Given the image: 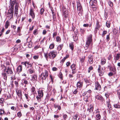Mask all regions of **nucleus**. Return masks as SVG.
<instances>
[{"label":"nucleus","mask_w":120,"mask_h":120,"mask_svg":"<svg viewBox=\"0 0 120 120\" xmlns=\"http://www.w3.org/2000/svg\"><path fill=\"white\" fill-rule=\"evenodd\" d=\"M2 73V75L3 79L6 80L7 79V75H11L13 74V72L11 68L10 67H5Z\"/></svg>","instance_id":"obj_1"},{"label":"nucleus","mask_w":120,"mask_h":120,"mask_svg":"<svg viewBox=\"0 0 120 120\" xmlns=\"http://www.w3.org/2000/svg\"><path fill=\"white\" fill-rule=\"evenodd\" d=\"M57 54V52L55 51H51L49 53H44L45 56L47 59L48 57L51 59H53L56 56Z\"/></svg>","instance_id":"obj_2"},{"label":"nucleus","mask_w":120,"mask_h":120,"mask_svg":"<svg viewBox=\"0 0 120 120\" xmlns=\"http://www.w3.org/2000/svg\"><path fill=\"white\" fill-rule=\"evenodd\" d=\"M92 36V35L90 34L88 36L87 38L86 45L87 48H88L90 45H92L93 44Z\"/></svg>","instance_id":"obj_3"},{"label":"nucleus","mask_w":120,"mask_h":120,"mask_svg":"<svg viewBox=\"0 0 120 120\" xmlns=\"http://www.w3.org/2000/svg\"><path fill=\"white\" fill-rule=\"evenodd\" d=\"M92 36V35L90 34L88 36L87 38L86 45L87 48H88L90 45H92L93 44Z\"/></svg>","instance_id":"obj_4"},{"label":"nucleus","mask_w":120,"mask_h":120,"mask_svg":"<svg viewBox=\"0 0 120 120\" xmlns=\"http://www.w3.org/2000/svg\"><path fill=\"white\" fill-rule=\"evenodd\" d=\"M76 3L78 14L80 16L81 15L82 12L83 10L81 4L79 0L77 1Z\"/></svg>","instance_id":"obj_5"},{"label":"nucleus","mask_w":120,"mask_h":120,"mask_svg":"<svg viewBox=\"0 0 120 120\" xmlns=\"http://www.w3.org/2000/svg\"><path fill=\"white\" fill-rule=\"evenodd\" d=\"M14 12V8H13V7H11L10 9L8 11L7 14V16L10 17V19L13 17Z\"/></svg>","instance_id":"obj_6"},{"label":"nucleus","mask_w":120,"mask_h":120,"mask_svg":"<svg viewBox=\"0 0 120 120\" xmlns=\"http://www.w3.org/2000/svg\"><path fill=\"white\" fill-rule=\"evenodd\" d=\"M48 76V72L45 70L44 72L41 74L40 78L42 80V82H43V80H45Z\"/></svg>","instance_id":"obj_7"},{"label":"nucleus","mask_w":120,"mask_h":120,"mask_svg":"<svg viewBox=\"0 0 120 120\" xmlns=\"http://www.w3.org/2000/svg\"><path fill=\"white\" fill-rule=\"evenodd\" d=\"M38 95L36 97L37 99L38 100L41 99V98L42 97L43 95V90H39L38 91Z\"/></svg>","instance_id":"obj_8"},{"label":"nucleus","mask_w":120,"mask_h":120,"mask_svg":"<svg viewBox=\"0 0 120 120\" xmlns=\"http://www.w3.org/2000/svg\"><path fill=\"white\" fill-rule=\"evenodd\" d=\"M94 109L93 105L91 104L90 105L89 108L87 109V112H88L86 113V115H89L90 113L92 112H93Z\"/></svg>","instance_id":"obj_9"},{"label":"nucleus","mask_w":120,"mask_h":120,"mask_svg":"<svg viewBox=\"0 0 120 120\" xmlns=\"http://www.w3.org/2000/svg\"><path fill=\"white\" fill-rule=\"evenodd\" d=\"M90 3L92 8H95L97 4V1L96 0H90Z\"/></svg>","instance_id":"obj_10"},{"label":"nucleus","mask_w":120,"mask_h":120,"mask_svg":"<svg viewBox=\"0 0 120 120\" xmlns=\"http://www.w3.org/2000/svg\"><path fill=\"white\" fill-rule=\"evenodd\" d=\"M103 69L102 68L101 66L100 65H99L98 68V72L99 73V75L100 76H102L104 74V73L103 72L102 70Z\"/></svg>","instance_id":"obj_11"},{"label":"nucleus","mask_w":120,"mask_h":120,"mask_svg":"<svg viewBox=\"0 0 120 120\" xmlns=\"http://www.w3.org/2000/svg\"><path fill=\"white\" fill-rule=\"evenodd\" d=\"M30 14L33 19H34V18L35 15L34 12V10L32 8L30 9Z\"/></svg>","instance_id":"obj_12"},{"label":"nucleus","mask_w":120,"mask_h":120,"mask_svg":"<svg viewBox=\"0 0 120 120\" xmlns=\"http://www.w3.org/2000/svg\"><path fill=\"white\" fill-rule=\"evenodd\" d=\"M95 89L96 90H100L101 89V86L99 83L98 82H95Z\"/></svg>","instance_id":"obj_13"},{"label":"nucleus","mask_w":120,"mask_h":120,"mask_svg":"<svg viewBox=\"0 0 120 120\" xmlns=\"http://www.w3.org/2000/svg\"><path fill=\"white\" fill-rule=\"evenodd\" d=\"M95 97L97 99L99 100L102 102H104L105 101L104 98L101 96L98 95L96 96Z\"/></svg>","instance_id":"obj_14"},{"label":"nucleus","mask_w":120,"mask_h":120,"mask_svg":"<svg viewBox=\"0 0 120 120\" xmlns=\"http://www.w3.org/2000/svg\"><path fill=\"white\" fill-rule=\"evenodd\" d=\"M16 92L19 97L20 98H21L22 93L21 90H16Z\"/></svg>","instance_id":"obj_15"},{"label":"nucleus","mask_w":120,"mask_h":120,"mask_svg":"<svg viewBox=\"0 0 120 120\" xmlns=\"http://www.w3.org/2000/svg\"><path fill=\"white\" fill-rule=\"evenodd\" d=\"M110 71H112L114 74H115L116 73V70L115 68V67H111L110 68Z\"/></svg>","instance_id":"obj_16"},{"label":"nucleus","mask_w":120,"mask_h":120,"mask_svg":"<svg viewBox=\"0 0 120 120\" xmlns=\"http://www.w3.org/2000/svg\"><path fill=\"white\" fill-rule=\"evenodd\" d=\"M89 62L90 64H92L93 63V57L91 55H90L88 56Z\"/></svg>","instance_id":"obj_17"},{"label":"nucleus","mask_w":120,"mask_h":120,"mask_svg":"<svg viewBox=\"0 0 120 120\" xmlns=\"http://www.w3.org/2000/svg\"><path fill=\"white\" fill-rule=\"evenodd\" d=\"M10 2L11 5V7H13L14 8V5L16 4V0H10Z\"/></svg>","instance_id":"obj_18"},{"label":"nucleus","mask_w":120,"mask_h":120,"mask_svg":"<svg viewBox=\"0 0 120 120\" xmlns=\"http://www.w3.org/2000/svg\"><path fill=\"white\" fill-rule=\"evenodd\" d=\"M83 83L80 81L78 82L77 84V88H80L82 86Z\"/></svg>","instance_id":"obj_19"},{"label":"nucleus","mask_w":120,"mask_h":120,"mask_svg":"<svg viewBox=\"0 0 120 120\" xmlns=\"http://www.w3.org/2000/svg\"><path fill=\"white\" fill-rule=\"evenodd\" d=\"M15 14L16 15V16H17L18 13V9L17 6L16 5L15 7Z\"/></svg>","instance_id":"obj_20"},{"label":"nucleus","mask_w":120,"mask_h":120,"mask_svg":"<svg viewBox=\"0 0 120 120\" xmlns=\"http://www.w3.org/2000/svg\"><path fill=\"white\" fill-rule=\"evenodd\" d=\"M22 66L21 65H19L17 68L16 70L17 71L19 72H20L22 71Z\"/></svg>","instance_id":"obj_21"},{"label":"nucleus","mask_w":120,"mask_h":120,"mask_svg":"<svg viewBox=\"0 0 120 120\" xmlns=\"http://www.w3.org/2000/svg\"><path fill=\"white\" fill-rule=\"evenodd\" d=\"M120 57V54H117L116 56H115V62H116L117 60H118Z\"/></svg>","instance_id":"obj_22"},{"label":"nucleus","mask_w":120,"mask_h":120,"mask_svg":"<svg viewBox=\"0 0 120 120\" xmlns=\"http://www.w3.org/2000/svg\"><path fill=\"white\" fill-rule=\"evenodd\" d=\"M85 82L86 83L87 85L86 86V87H87V86L89 85H90L91 83L90 81L86 79H84Z\"/></svg>","instance_id":"obj_23"},{"label":"nucleus","mask_w":120,"mask_h":120,"mask_svg":"<svg viewBox=\"0 0 120 120\" xmlns=\"http://www.w3.org/2000/svg\"><path fill=\"white\" fill-rule=\"evenodd\" d=\"M28 71L30 74H32L34 72V70L33 68H31L29 69Z\"/></svg>","instance_id":"obj_24"},{"label":"nucleus","mask_w":120,"mask_h":120,"mask_svg":"<svg viewBox=\"0 0 120 120\" xmlns=\"http://www.w3.org/2000/svg\"><path fill=\"white\" fill-rule=\"evenodd\" d=\"M63 15L65 17H67L68 16V12L65 10H63Z\"/></svg>","instance_id":"obj_25"},{"label":"nucleus","mask_w":120,"mask_h":120,"mask_svg":"<svg viewBox=\"0 0 120 120\" xmlns=\"http://www.w3.org/2000/svg\"><path fill=\"white\" fill-rule=\"evenodd\" d=\"M64 46L63 44H61L58 46L57 48V49L59 50H60L63 48Z\"/></svg>","instance_id":"obj_26"},{"label":"nucleus","mask_w":120,"mask_h":120,"mask_svg":"<svg viewBox=\"0 0 120 120\" xmlns=\"http://www.w3.org/2000/svg\"><path fill=\"white\" fill-rule=\"evenodd\" d=\"M101 64L102 65L105 64L106 63V60L105 58H102L101 60Z\"/></svg>","instance_id":"obj_27"},{"label":"nucleus","mask_w":120,"mask_h":120,"mask_svg":"<svg viewBox=\"0 0 120 120\" xmlns=\"http://www.w3.org/2000/svg\"><path fill=\"white\" fill-rule=\"evenodd\" d=\"M9 22L8 21H7L5 22V28L6 29H7L8 28V26H9Z\"/></svg>","instance_id":"obj_28"},{"label":"nucleus","mask_w":120,"mask_h":120,"mask_svg":"<svg viewBox=\"0 0 120 120\" xmlns=\"http://www.w3.org/2000/svg\"><path fill=\"white\" fill-rule=\"evenodd\" d=\"M69 47L72 51H73L74 49V45L73 43H71L69 44Z\"/></svg>","instance_id":"obj_29"},{"label":"nucleus","mask_w":120,"mask_h":120,"mask_svg":"<svg viewBox=\"0 0 120 120\" xmlns=\"http://www.w3.org/2000/svg\"><path fill=\"white\" fill-rule=\"evenodd\" d=\"M71 68L73 71L75 70L76 68L75 65L73 64L71 66Z\"/></svg>","instance_id":"obj_30"},{"label":"nucleus","mask_w":120,"mask_h":120,"mask_svg":"<svg viewBox=\"0 0 120 120\" xmlns=\"http://www.w3.org/2000/svg\"><path fill=\"white\" fill-rule=\"evenodd\" d=\"M37 76L36 75H33L32 77V79L33 81H36L37 80Z\"/></svg>","instance_id":"obj_31"},{"label":"nucleus","mask_w":120,"mask_h":120,"mask_svg":"<svg viewBox=\"0 0 120 120\" xmlns=\"http://www.w3.org/2000/svg\"><path fill=\"white\" fill-rule=\"evenodd\" d=\"M31 92L32 94H34L35 92V89L34 87H32L31 88Z\"/></svg>","instance_id":"obj_32"},{"label":"nucleus","mask_w":120,"mask_h":120,"mask_svg":"<svg viewBox=\"0 0 120 120\" xmlns=\"http://www.w3.org/2000/svg\"><path fill=\"white\" fill-rule=\"evenodd\" d=\"M111 23L109 21H107L106 23V26L108 28H109L110 27Z\"/></svg>","instance_id":"obj_33"},{"label":"nucleus","mask_w":120,"mask_h":120,"mask_svg":"<svg viewBox=\"0 0 120 120\" xmlns=\"http://www.w3.org/2000/svg\"><path fill=\"white\" fill-rule=\"evenodd\" d=\"M22 81L23 82V83L27 85L28 84V82L26 79H23L22 80Z\"/></svg>","instance_id":"obj_34"},{"label":"nucleus","mask_w":120,"mask_h":120,"mask_svg":"<svg viewBox=\"0 0 120 120\" xmlns=\"http://www.w3.org/2000/svg\"><path fill=\"white\" fill-rule=\"evenodd\" d=\"M99 28L100 27L99 25V22H97L96 23V26L95 28L96 29L98 30L99 29Z\"/></svg>","instance_id":"obj_35"},{"label":"nucleus","mask_w":120,"mask_h":120,"mask_svg":"<svg viewBox=\"0 0 120 120\" xmlns=\"http://www.w3.org/2000/svg\"><path fill=\"white\" fill-rule=\"evenodd\" d=\"M28 62V61H26L25 62H22L21 63L22 64L24 65L26 67L27 66V65Z\"/></svg>","instance_id":"obj_36"},{"label":"nucleus","mask_w":120,"mask_h":120,"mask_svg":"<svg viewBox=\"0 0 120 120\" xmlns=\"http://www.w3.org/2000/svg\"><path fill=\"white\" fill-rule=\"evenodd\" d=\"M108 2V4L109 6L111 7H112L113 6V4L112 2L110 1H109Z\"/></svg>","instance_id":"obj_37"},{"label":"nucleus","mask_w":120,"mask_h":120,"mask_svg":"<svg viewBox=\"0 0 120 120\" xmlns=\"http://www.w3.org/2000/svg\"><path fill=\"white\" fill-rule=\"evenodd\" d=\"M56 39L57 42H61V39L59 36H58L56 37Z\"/></svg>","instance_id":"obj_38"},{"label":"nucleus","mask_w":120,"mask_h":120,"mask_svg":"<svg viewBox=\"0 0 120 120\" xmlns=\"http://www.w3.org/2000/svg\"><path fill=\"white\" fill-rule=\"evenodd\" d=\"M101 118V116L100 114H97L96 116V119L100 120Z\"/></svg>","instance_id":"obj_39"},{"label":"nucleus","mask_w":120,"mask_h":120,"mask_svg":"<svg viewBox=\"0 0 120 120\" xmlns=\"http://www.w3.org/2000/svg\"><path fill=\"white\" fill-rule=\"evenodd\" d=\"M85 56H83L82 58L80 59V61L82 63L85 59Z\"/></svg>","instance_id":"obj_40"},{"label":"nucleus","mask_w":120,"mask_h":120,"mask_svg":"<svg viewBox=\"0 0 120 120\" xmlns=\"http://www.w3.org/2000/svg\"><path fill=\"white\" fill-rule=\"evenodd\" d=\"M114 106L116 108H120V105L119 104L114 105Z\"/></svg>","instance_id":"obj_41"},{"label":"nucleus","mask_w":120,"mask_h":120,"mask_svg":"<svg viewBox=\"0 0 120 120\" xmlns=\"http://www.w3.org/2000/svg\"><path fill=\"white\" fill-rule=\"evenodd\" d=\"M93 69V67L92 66H90V67L88 69V73H89L91 70H92Z\"/></svg>","instance_id":"obj_42"},{"label":"nucleus","mask_w":120,"mask_h":120,"mask_svg":"<svg viewBox=\"0 0 120 120\" xmlns=\"http://www.w3.org/2000/svg\"><path fill=\"white\" fill-rule=\"evenodd\" d=\"M27 65H28V66L26 67L27 68H29L31 67L32 66V65L31 64H29V62H28Z\"/></svg>","instance_id":"obj_43"},{"label":"nucleus","mask_w":120,"mask_h":120,"mask_svg":"<svg viewBox=\"0 0 120 120\" xmlns=\"http://www.w3.org/2000/svg\"><path fill=\"white\" fill-rule=\"evenodd\" d=\"M111 104L109 103H108V104L107 105V107H108L109 108V109L111 110L112 109V108L111 107Z\"/></svg>","instance_id":"obj_44"},{"label":"nucleus","mask_w":120,"mask_h":120,"mask_svg":"<svg viewBox=\"0 0 120 120\" xmlns=\"http://www.w3.org/2000/svg\"><path fill=\"white\" fill-rule=\"evenodd\" d=\"M38 33V30L37 29L35 30L34 31L33 34L34 35L37 34Z\"/></svg>","instance_id":"obj_45"},{"label":"nucleus","mask_w":120,"mask_h":120,"mask_svg":"<svg viewBox=\"0 0 120 120\" xmlns=\"http://www.w3.org/2000/svg\"><path fill=\"white\" fill-rule=\"evenodd\" d=\"M44 10L43 8H41L40 10V14L42 15L44 12Z\"/></svg>","instance_id":"obj_46"},{"label":"nucleus","mask_w":120,"mask_h":120,"mask_svg":"<svg viewBox=\"0 0 120 120\" xmlns=\"http://www.w3.org/2000/svg\"><path fill=\"white\" fill-rule=\"evenodd\" d=\"M90 96V94L88 93L87 92V94H86V96L85 97L87 98H89Z\"/></svg>","instance_id":"obj_47"},{"label":"nucleus","mask_w":120,"mask_h":120,"mask_svg":"<svg viewBox=\"0 0 120 120\" xmlns=\"http://www.w3.org/2000/svg\"><path fill=\"white\" fill-rule=\"evenodd\" d=\"M117 95L118 96L119 98L120 99V90H118L117 91Z\"/></svg>","instance_id":"obj_48"},{"label":"nucleus","mask_w":120,"mask_h":120,"mask_svg":"<svg viewBox=\"0 0 120 120\" xmlns=\"http://www.w3.org/2000/svg\"><path fill=\"white\" fill-rule=\"evenodd\" d=\"M54 47V45L53 44H51L49 47V48L50 49H53Z\"/></svg>","instance_id":"obj_49"},{"label":"nucleus","mask_w":120,"mask_h":120,"mask_svg":"<svg viewBox=\"0 0 120 120\" xmlns=\"http://www.w3.org/2000/svg\"><path fill=\"white\" fill-rule=\"evenodd\" d=\"M108 75L110 77L114 75V74L111 72H110L108 74Z\"/></svg>","instance_id":"obj_50"},{"label":"nucleus","mask_w":120,"mask_h":120,"mask_svg":"<svg viewBox=\"0 0 120 120\" xmlns=\"http://www.w3.org/2000/svg\"><path fill=\"white\" fill-rule=\"evenodd\" d=\"M15 83V85L16 86L18 87L19 86V84L18 82V81H15L14 82Z\"/></svg>","instance_id":"obj_51"},{"label":"nucleus","mask_w":120,"mask_h":120,"mask_svg":"<svg viewBox=\"0 0 120 120\" xmlns=\"http://www.w3.org/2000/svg\"><path fill=\"white\" fill-rule=\"evenodd\" d=\"M58 70L57 68L55 67H53L52 68V70L53 71H57Z\"/></svg>","instance_id":"obj_52"},{"label":"nucleus","mask_w":120,"mask_h":120,"mask_svg":"<svg viewBox=\"0 0 120 120\" xmlns=\"http://www.w3.org/2000/svg\"><path fill=\"white\" fill-rule=\"evenodd\" d=\"M78 114H77L75 115L74 116H73V119L74 120H76L77 118L78 117Z\"/></svg>","instance_id":"obj_53"},{"label":"nucleus","mask_w":120,"mask_h":120,"mask_svg":"<svg viewBox=\"0 0 120 120\" xmlns=\"http://www.w3.org/2000/svg\"><path fill=\"white\" fill-rule=\"evenodd\" d=\"M107 33V31H106L105 30H104V31L102 33V36L103 37Z\"/></svg>","instance_id":"obj_54"},{"label":"nucleus","mask_w":120,"mask_h":120,"mask_svg":"<svg viewBox=\"0 0 120 120\" xmlns=\"http://www.w3.org/2000/svg\"><path fill=\"white\" fill-rule=\"evenodd\" d=\"M4 110L0 109V115H2V114H4Z\"/></svg>","instance_id":"obj_55"},{"label":"nucleus","mask_w":120,"mask_h":120,"mask_svg":"<svg viewBox=\"0 0 120 120\" xmlns=\"http://www.w3.org/2000/svg\"><path fill=\"white\" fill-rule=\"evenodd\" d=\"M18 116L19 117H20L22 116V113L20 112H19L17 113Z\"/></svg>","instance_id":"obj_56"},{"label":"nucleus","mask_w":120,"mask_h":120,"mask_svg":"<svg viewBox=\"0 0 120 120\" xmlns=\"http://www.w3.org/2000/svg\"><path fill=\"white\" fill-rule=\"evenodd\" d=\"M67 117V115L65 114H64L63 115V118L64 119V120H66Z\"/></svg>","instance_id":"obj_57"},{"label":"nucleus","mask_w":120,"mask_h":120,"mask_svg":"<svg viewBox=\"0 0 120 120\" xmlns=\"http://www.w3.org/2000/svg\"><path fill=\"white\" fill-rule=\"evenodd\" d=\"M110 34L108 35H107L106 39L108 41H109L110 39L109 38Z\"/></svg>","instance_id":"obj_58"},{"label":"nucleus","mask_w":120,"mask_h":120,"mask_svg":"<svg viewBox=\"0 0 120 120\" xmlns=\"http://www.w3.org/2000/svg\"><path fill=\"white\" fill-rule=\"evenodd\" d=\"M4 100V99L3 98H1L0 99V102L1 103H3V102Z\"/></svg>","instance_id":"obj_59"},{"label":"nucleus","mask_w":120,"mask_h":120,"mask_svg":"<svg viewBox=\"0 0 120 120\" xmlns=\"http://www.w3.org/2000/svg\"><path fill=\"white\" fill-rule=\"evenodd\" d=\"M80 32L82 34L83 33L85 32V30L81 29H80Z\"/></svg>","instance_id":"obj_60"},{"label":"nucleus","mask_w":120,"mask_h":120,"mask_svg":"<svg viewBox=\"0 0 120 120\" xmlns=\"http://www.w3.org/2000/svg\"><path fill=\"white\" fill-rule=\"evenodd\" d=\"M57 35V33L55 32L53 34V38H54Z\"/></svg>","instance_id":"obj_61"},{"label":"nucleus","mask_w":120,"mask_h":120,"mask_svg":"<svg viewBox=\"0 0 120 120\" xmlns=\"http://www.w3.org/2000/svg\"><path fill=\"white\" fill-rule=\"evenodd\" d=\"M32 43H29L28 45V47L29 48H31L32 46Z\"/></svg>","instance_id":"obj_62"},{"label":"nucleus","mask_w":120,"mask_h":120,"mask_svg":"<svg viewBox=\"0 0 120 120\" xmlns=\"http://www.w3.org/2000/svg\"><path fill=\"white\" fill-rule=\"evenodd\" d=\"M71 64V63L69 62H67L66 63V65L67 66H69Z\"/></svg>","instance_id":"obj_63"},{"label":"nucleus","mask_w":120,"mask_h":120,"mask_svg":"<svg viewBox=\"0 0 120 120\" xmlns=\"http://www.w3.org/2000/svg\"><path fill=\"white\" fill-rule=\"evenodd\" d=\"M88 98H86L85 97L84 98V101H86V102H88Z\"/></svg>","instance_id":"obj_64"}]
</instances>
